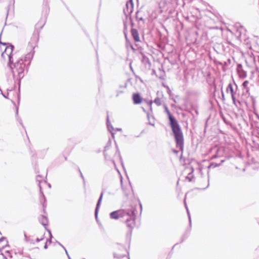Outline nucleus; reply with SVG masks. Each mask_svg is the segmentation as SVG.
<instances>
[{"label": "nucleus", "instance_id": "1", "mask_svg": "<svg viewBox=\"0 0 259 259\" xmlns=\"http://www.w3.org/2000/svg\"><path fill=\"white\" fill-rule=\"evenodd\" d=\"M165 109L169 117L177 147H179L182 152H183L184 151V139L182 130L178 122L172 117L167 107H165Z\"/></svg>", "mask_w": 259, "mask_h": 259}, {"label": "nucleus", "instance_id": "2", "mask_svg": "<svg viewBox=\"0 0 259 259\" xmlns=\"http://www.w3.org/2000/svg\"><path fill=\"white\" fill-rule=\"evenodd\" d=\"M127 215H130V211L122 209L112 211L110 213V218L113 220L125 218Z\"/></svg>", "mask_w": 259, "mask_h": 259}, {"label": "nucleus", "instance_id": "3", "mask_svg": "<svg viewBox=\"0 0 259 259\" xmlns=\"http://www.w3.org/2000/svg\"><path fill=\"white\" fill-rule=\"evenodd\" d=\"M133 212L130 211V215H127L126 218L125 224L127 228V233L131 234L136 226L135 220L134 217Z\"/></svg>", "mask_w": 259, "mask_h": 259}, {"label": "nucleus", "instance_id": "4", "mask_svg": "<svg viewBox=\"0 0 259 259\" xmlns=\"http://www.w3.org/2000/svg\"><path fill=\"white\" fill-rule=\"evenodd\" d=\"M46 23L45 19L39 20L35 25L34 34L35 35V44H36L38 40L39 34L40 30L43 28Z\"/></svg>", "mask_w": 259, "mask_h": 259}, {"label": "nucleus", "instance_id": "5", "mask_svg": "<svg viewBox=\"0 0 259 259\" xmlns=\"http://www.w3.org/2000/svg\"><path fill=\"white\" fill-rule=\"evenodd\" d=\"M132 98L135 104H140L143 102V99L139 93H134Z\"/></svg>", "mask_w": 259, "mask_h": 259}, {"label": "nucleus", "instance_id": "6", "mask_svg": "<svg viewBox=\"0 0 259 259\" xmlns=\"http://www.w3.org/2000/svg\"><path fill=\"white\" fill-rule=\"evenodd\" d=\"M132 35L136 41H139L140 40L138 31L136 29H132L131 30Z\"/></svg>", "mask_w": 259, "mask_h": 259}, {"label": "nucleus", "instance_id": "7", "mask_svg": "<svg viewBox=\"0 0 259 259\" xmlns=\"http://www.w3.org/2000/svg\"><path fill=\"white\" fill-rule=\"evenodd\" d=\"M194 179V177L193 175V169L191 168L190 169V171L188 175V176L186 177V180L189 182L193 181Z\"/></svg>", "mask_w": 259, "mask_h": 259}, {"label": "nucleus", "instance_id": "8", "mask_svg": "<svg viewBox=\"0 0 259 259\" xmlns=\"http://www.w3.org/2000/svg\"><path fill=\"white\" fill-rule=\"evenodd\" d=\"M39 221L44 226H46L48 225L47 218L44 215H41L39 217Z\"/></svg>", "mask_w": 259, "mask_h": 259}, {"label": "nucleus", "instance_id": "9", "mask_svg": "<svg viewBox=\"0 0 259 259\" xmlns=\"http://www.w3.org/2000/svg\"><path fill=\"white\" fill-rule=\"evenodd\" d=\"M102 199V195H101V196H100V198H99V199L98 200V203L97 204V207H96V208L95 214H96V217L97 216V214H98V209L99 208V206H100V204L101 203Z\"/></svg>", "mask_w": 259, "mask_h": 259}, {"label": "nucleus", "instance_id": "10", "mask_svg": "<svg viewBox=\"0 0 259 259\" xmlns=\"http://www.w3.org/2000/svg\"><path fill=\"white\" fill-rule=\"evenodd\" d=\"M37 240L38 241H39V239H38V238H37ZM39 240H40V241H44L45 242V245H44V248H47V244H48V243H49V244H50V243H51V241H48V239H47V238H46V239H45V238H41L39 239Z\"/></svg>", "mask_w": 259, "mask_h": 259}, {"label": "nucleus", "instance_id": "11", "mask_svg": "<svg viewBox=\"0 0 259 259\" xmlns=\"http://www.w3.org/2000/svg\"><path fill=\"white\" fill-rule=\"evenodd\" d=\"M230 89V92H231V94L232 95V96L233 97V89L232 88V86L231 84H230L229 85H228V87L227 88V90H228V89Z\"/></svg>", "mask_w": 259, "mask_h": 259}, {"label": "nucleus", "instance_id": "12", "mask_svg": "<svg viewBox=\"0 0 259 259\" xmlns=\"http://www.w3.org/2000/svg\"><path fill=\"white\" fill-rule=\"evenodd\" d=\"M249 83V82L248 80H246L243 83V86L244 87V88H245V89H248V84Z\"/></svg>", "mask_w": 259, "mask_h": 259}, {"label": "nucleus", "instance_id": "13", "mask_svg": "<svg viewBox=\"0 0 259 259\" xmlns=\"http://www.w3.org/2000/svg\"><path fill=\"white\" fill-rule=\"evenodd\" d=\"M240 76H241L242 77H245L246 76V74L245 72L243 71H242V72L239 73Z\"/></svg>", "mask_w": 259, "mask_h": 259}, {"label": "nucleus", "instance_id": "14", "mask_svg": "<svg viewBox=\"0 0 259 259\" xmlns=\"http://www.w3.org/2000/svg\"><path fill=\"white\" fill-rule=\"evenodd\" d=\"M220 164H217V163H211L210 165H209V167H215L218 166H219Z\"/></svg>", "mask_w": 259, "mask_h": 259}, {"label": "nucleus", "instance_id": "15", "mask_svg": "<svg viewBox=\"0 0 259 259\" xmlns=\"http://www.w3.org/2000/svg\"><path fill=\"white\" fill-rule=\"evenodd\" d=\"M159 101H160L159 99H156V100H155V103H156V104H158V105H160V103H159Z\"/></svg>", "mask_w": 259, "mask_h": 259}, {"label": "nucleus", "instance_id": "16", "mask_svg": "<svg viewBox=\"0 0 259 259\" xmlns=\"http://www.w3.org/2000/svg\"><path fill=\"white\" fill-rule=\"evenodd\" d=\"M172 152L176 154H177L178 153V151L176 150H172Z\"/></svg>", "mask_w": 259, "mask_h": 259}, {"label": "nucleus", "instance_id": "17", "mask_svg": "<svg viewBox=\"0 0 259 259\" xmlns=\"http://www.w3.org/2000/svg\"><path fill=\"white\" fill-rule=\"evenodd\" d=\"M131 3H132V0H130L129 1Z\"/></svg>", "mask_w": 259, "mask_h": 259}, {"label": "nucleus", "instance_id": "18", "mask_svg": "<svg viewBox=\"0 0 259 259\" xmlns=\"http://www.w3.org/2000/svg\"><path fill=\"white\" fill-rule=\"evenodd\" d=\"M4 259H6L5 257H3Z\"/></svg>", "mask_w": 259, "mask_h": 259}]
</instances>
